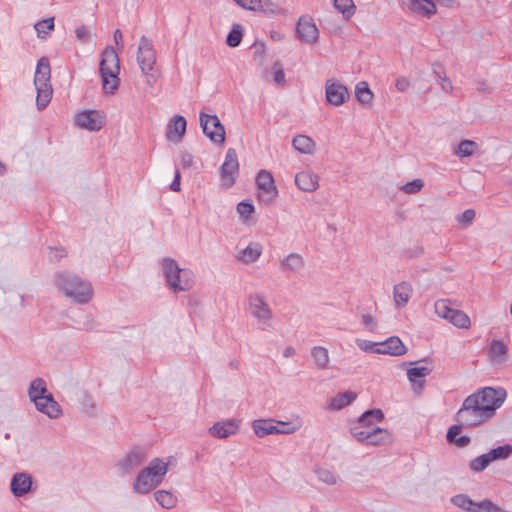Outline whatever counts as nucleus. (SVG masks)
<instances>
[{
  "instance_id": "40",
  "label": "nucleus",
  "mask_w": 512,
  "mask_h": 512,
  "mask_svg": "<svg viewBox=\"0 0 512 512\" xmlns=\"http://www.w3.org/2000/svg\"><path fill=\"white\" fill-rule=\"evenodd\" d=\"M477 149L478 145L475 141L463 140L458 144L455 154L459 157H468L473 155Z\"/></svg>"
},
{
  "instance_id": "41",
  "label": "nucleus",
  "mask_w": 512,
  "mask_h": 512,
  "mask_svg": "<svg viewBox=\"0 0 512 512\" xmlns=\"http://www.w3.org/2000/svg\"><path fill=\"white\" fill-rule=\"evenodd\" d=\"M415 364H419V362H415ZM430 372V367L424 365H417L407 370V378L410 382H416L417 379L428 376Z\"/></svg>"
},
{
  "instance_id": "34",
  "label": "nucleus",
  "mask_w": 512,
  "mask_h": 512,
  "mask_svg": "<svg viewBox=\"0 0 512 512\" xmlns=\"http://www.w3.org/2000/svg\"><path fill=\"white\" fill-rule=\"evenodd\" d=\"M293 147L300 153L312 154L315 150V142L308 136L298 135L293 139Z\"/></svg>"
},
{
  "instance_id": "39",
  "label": "nucleus",
  "mask_w": 512,
  "mask_h": 512,
  "mask_svg": "<svg viewBox=\"0 0 512 512\" xmlns=\"http://www.w3.org/2000/svg\"><path fill=\"white\" fill-rule=\"evenodd\" d=\"M461 425L462 424L460 423V425H453L449 428L447 432V440L454 442L459 447H464L470 443V438L467 436H461L457 438V436L462 431Z\"/></svg>"
},
{
  "instance_id": "31",
  "label": "nucleus",
  "mask_w": 512,
  "mask_h": 512,
  "mask_svg": "<svg viewBox=\"0 0 512 512\" xmlns=\"http://www.w3.org/2000/svg\"><path fill=\"white\" fill-rule=\"evenodd\" d=\"M489 355L493 362L501 363L508 355V347L502 340H492L489 345Z\"/></svg>"
},
{
  "instance_id": "37",
  "label": "nucleus",
  "mask_w": 512,
  "mask_h": 512,
  "mask_svg": "<svg viewBox=\"0 0 512 512\" xmlns=\"http://www.w3.org/2000/svg\"><path fill=\"white\" fill-rule=\"evenodd\" d=\"M334 7L345 19H350L356 12L353 0H332Z\"/></svg>"
},
{
  "instance_id": "48",
  "label": "nucleus",
  "mask_w": 512,
  "mask_h": 512,
  "mask_svg": "<svg viewBox=\"0 0 512 512\" xmlns=\"http://www.w3.org/2000/svg\"><path fill=\"white\" fill-rule=\"evenodd\" d=\"M491 459L488 455V453L483 454L481 456L476 457L473 459L470 463V467L474 471H482L484 470L490 463Z\"/></svg>"
},
{
  "instance_id": "28",
  "label": "nucleus",
  "mask_w": 512,
  "mask_h": 512,
  "mask_svg": "<svg viewBox=\"0 0 512 512\" xmlns=\"http://www.w3.org/2000/svg\"><path fill=\"white\" fill-rule=\"evenodd\" d=\"M29 398L34 403V405H39L40 397H46L47 395H52L48 392L46 383L42 379H35L31 382L29 387Z\"/></svg>"
},
{
  "instance_id": "6",
  "label": "nucleus",
  "mask_w": 512,
  "mask_h": 512,
  "mask_svg": "<svg viewBox=\"0 0 512 512\" xmlns=\"http://www.w3.org/2000/svg\"><path fill=\"white\" fill-rule=\"evenodd\" d=\"M162 267L169 288L173 292L187 291L193 287L194 274L191 270L180 268L171 258L163 259Z\"/></svg>"
},
{
  "instance_id": "57",
  "label": "nucleus",
  "mask_w": 512,
  "mask_h": 512,
  "mask_svg": "<svg viewBox=\"0 0 512 512\" xmlns=\"http://www.w3.org/2000/svg\"><path fill=\"white\" fill-rule=\"evenodd\" d=\"M362 323L366 327L373 328L375 326V324H376V319L372 315L366 314V315L362 316Z\"/></svg>"
},
{
  "instance_id": "50",
  "label": "nucleus",
  "mask_w": 512,
  "mask_h": 512,
  "mask_svg": "<svg viewBox=\"0 0 512 512\" xmlns=\"http://www.w3.org/2000/svg\"><path fill=\"white\" fill-rule=\"evenodd\" d=\"M424 186V182L421 179H414L413 181L407 182L401 187V190L406 194H414L419 192Z\"/></svg>"
},
{
  "instance_id": "60",
  "label": "nucleus",
  "mask_w": 512,
  "mask_h": 512,
  "mask_svg": "<svg viewBox=\"0 0 512 512\" xmlns=\"http://www.w3.org/2000/svg\"><path fill=\"white\" fill-rule=\"evenodd\" d=\"M193 158L190 154H186L182 158V162L184 165L189 166L192 164Z\"/></svg>"
},
{
  "instance_id": "33",
  "label": "nucleus",
  "mask_w": 512,
  "mask_h": 512,
  "mask_svg": "<svg viewBox=\"0 0 512 512\" xmlns=\"http://www.w3.org/2000/svg\"><path fill=\"white\" fill-rule=\"evenodd\" d=\"M384 419V414L381 410H369L361 415L356 425L353 427H375L374 422H381Z\"/></svg>"
},
{
  "instance_id": "61",
  "label": "nucleus",
  "mask_w": 512,
  "mask_h": 512,
  "mask_svg": "<svg viewBox=\"0 0 512 512\" xmlns=\"http://www.w3.org/2000/svg\"><path fill=\"white\" fill-rule=\"evenodd\" d=\"M291 353H293V349L292 348H287L285 350V356H289Z\"/></svg>"
},
{
  "instance_id": "5",
  "label": "nucleus",
  "mask_w": 512,
  "mask_h": 512,
  "mask_svg": "<svg viewBox=\"0 0 512 512\" xmlns=\"http://www.w3.org/2000/svg\"><path fill=\"white\" fill-rule=\"evenodd\" d=\"M50 79L51 68L49 60L46 57H42L37 62L34 74L36 106L39 110L46 108L52 99L53 88Z\"/></svg>"
},
{
  "instance_id": "27",
  "label": "nucleus",
  "mask_w": 512,
  "mask_h": 512,
  "mask_svg": "<svg viewBox=\"0 0 512 512\" xmlns=\"http://www.w3.org/2000/svg\"><path fill=\"white\" fill-rule=\"evenodd\" d=\"M280 266L286 273H297L304 267V259L298 253H290L281 260Z\"/></svg>"
},
{
  "instance_id": "25",
  "label": "nucleus",
  "mask_w": 512,
  "mask_h": 512,
  "mask_svg": "<svg viewBox=\"0 0 512 512\" xmlns=\"http://www.w3.org/2000/svg\"><path fill=\"white\" fill-rule=\"evenodd\" d=\"M40 398L39 405H35L39 412L47 415L49 418H57L61 415V408L52 395Z\"/></svg>"
},
{
  "instance_id": "13",
  "label": "nucleus",
  "mask_w": 512,
  "mask_h": 512,
  "mask_svg": "<svg viewBox=\"0 0 512 512\" xmlns=\"http://www.w3.org/2000/svg\"><path fill=\"white\" fill-rule=\"evenodd\" d=\"M257 196L262 202H271L278 195L277 187L272 174L267 170H261L256 178Z\"/></svg>"
},
{
  "instance_id": "12",
  "label": "nucleus",
  "mask_w": 512,
  "mask_h": 512,
  "mask_svg": "<svg viewBox=\"0 0 512 512\" xmlns=\"http://www.w3.org/2000/svg\"><path fill=\"white\" fill-rule=\"evenodd\" d=\"M452 503L457 507L469 512H504L500 507L490 500L474 502L468 496L460 494L451 499Z\"/></svg>"
},
{
  "instance_id": "38",
  "label": "nucleus",
  "mask_w": 512,
  "mask_h": 512,
  "mask_svg": "<svg viewBox=\"0 0 512 512\" xmlns=\"http://www.w3.org/2000/svg\"><path fill=\"white\" fill-rule=\"evenodd\" d=\"M449 317L448 321L457 328L469 329L471 327L469 316L461 310L455 309Z\"/></svg>"
},
{
  "instance_id": "52",
  "label": "nucleus",
  "mask_w": 512,
  "mask_h": 512,
  "mask_svg": "<svg viewBox=\"0 0 512 512\" xmlns=\"http://www.w3.org/2000/svg\"><path fill=\"white\" fill-rule=\"evenodd\" d=\"M475 218V211L473 209L465 210L459 217L458 221L465 226H469Z\"/></svg>"
},
{
  "instance_id": "4",
  "label": "nucleus",
  "mask_w": 512,
  "mask_h": 512,
  "mask_svg": "<svg viewBox=\"0 0 512 512\" xmlns=\"http://www.w3.org/2000/svg\"><path fill=\"white\" fill-rule=\"evenodd\" d=\"M169 462L155 458L136 477L133 488L137 493H148L158 486L168 472Z\"/></svg>"
},
{
  "instance_id": "49",
  "label": "nucleus",
  "mask_w": 512,
  "mask_h": 512,
  "mask_svg": "<svg viewBox=\"0 0 512 512\" xmlns=\"http://www.w3.org/2000/svg\"><path fill=\"white\" fill-rule=\"evenodd\" d=\"M242 39V30L240 25H235L227 36V44L230 47H236Z\"/></svg>"
},
{
  "instance_id": "46",
  "label": "nucleus",
  "mask_w": 512,
  "mask_h": 512,
  "mask_svg": "<svg viewBox=\"0 0 512 512\" xmlns=\"http://www.w3.org/2000/svg\"><path fill=\"white\" fill-rule=\"evenodd\" d=\"M435 312L436 314L443 318L448 320L450 315L453 313L455 309L450 307V304L447 300L441 299L435 302Z\"/></svg>"
},
{
  "instance_id": "11",
  "label": "nucleus",
  "mask_w": 512,
  "mask_h": 512,
  "mask_svg": "<svg viewBox=\"0 0 512 512\" xmlns=\"http://www.w3.org/2000/svg\"><path fill=\"white\" fill-rule=\"evenodd\" d=\"M200 124L203 133L214 143L223 144L225 129L216 115L200 114Z\"/></svg>"
},
{
  "instance_id": "56",
  "label": "nucleus",
  "mask_w": 512,
  "mask_h": 512,
  "mask_svg": "<svg viewBox=\"0 0 512 512\" xmlns=\"http://www.w3.org/2000/svg\"><path fill=\"white\" fill-rule=\"evenodd\" d=\"M395 85L399 91H405L410 86V82L407 78L402 77V78L397 79Z\"/></svg>"
},
{
  "instance_id": "59",
  "label": "nucleus",
  "mask_w": 512,
  "mask_h": 512,
  "mask_svg": "<svg viewBox=\"0 0 512 512\" xmlns=\"http://www.w3.org/2000/svg\"><path fill=\"white\" fill-rule=\"evenodd\" d=\"M180 177L181 176H180L179 171H176L175 178H174L173 182L170 185L171 190H173L175 192L180 191Z\"/></svg>"
},
{
  "instance_id": "54",
  "label": "nucleus",
  "mask_w": 512,
  "mask_h": 512,
  "mask_svg": "<svg viewBox=\"0 0 512 512\" xmlns=\"http://www.w3.org/2000/svg\"><path fill=\"white\" fill-rule=\"evenodd\" d=\"M318 477L320 480H322L326 483H335L334 476L327 470H319Z\"/></svg>"
},
{
  "instance_id": "53",
  "label": "nucleus",
  "mask_w": 512,
  "mask_h": 512,
  "mask_svg": "<svg viewBox=\"0 0 512 512\" xmlns=\"http://www.w3.org/2000/svg\"><path fill=\"white\" fill-rule=\"evenodd\" d=\"M75 36L79 41H86L89 35L88 30L84 26L77 27L75 29Z\"/></svg>"
},
{
  "instance_id": "17",
  "label": "nucleus",
  "mask_w": 512,
  "mask_h": 512,
  "mask_svg": "<svg viewBox=\"0 0 512 512\" xmlns=\"http://www.w3.org/2000/svg\"><path fill=\"white\" fill-rule=\"evenodd\" d=\"M240 421L236 419L222 420L216 422L210 429L209 433L215 438H227L238 432Z\"/></svg>"
},
{
  "instance_id": "55",
  "label": "nucleus",
  "mask_w": 512,
  "mask_h": 512,
  "mask_svg": "<svg viewBox=\"0 0 512 512\" xmlns=\"http://www.w3.org/2000/svg\"><path fill=\"white\" fill-rule=\"evenodd\" d=\"M274 81L278 85L285 84V82H286L285 73H284L282 68H278V69L275 70V72H274Z\"/></svg>"
},
{
  "instance_id": "3",
  "label": "nucleus",
  "mask_w": 512,
  "mask_h": 512,
  "mask_svg": "<svg viewBox=\"0 0 512 512\" xmlns=\"http://www.w3.org/2000/svg\"><path fill=\"white\" fill-rule=\"evenodd\" d=\"M99 70L102 79V89L105 94H114L119 88L120 63L113 47L108 46L101 53Z\"/></svg>"
},
{
  "instance_id": "58",
  "label": "nucleus",
  "mask_w": 512,
  "mask_h": 512,
  "mask_svg": "<svg viewBox=\"0 0 512 512\" xmlns=\"http://www.w3.org/2000/svg\"><path fill=\"white\" fill-rule=\"evenodd\" d=\"M114 41L117 46L120 47V49H123V35L122 32L119 29H116L113 34Z\"/></svg>"
},
{
  "instance_id": "32",
  "label": "nucleus",
  "mask_w": 512,
  "mask_h": 512,
  "mask_svg": "<svg viewBox=\"0 0 512 512\" xmlns=\"http://www.w3.org/2000/svg\"><path fill=\"white\" fill-rule=\"evenodd\" d=\"M355 97L361 105H370L373 101L374 94L369 88L366 81H360L355 86Z\"/></svg>"
},
{
  "instance_id": "29",
  "label": "nucleus",
  "mask_w": 512,
  "mask_h": 512,
  "mask_svg": "<svg viewBox=\"0 0 512 512\" xmlns=\"http://www.w3.org/2000/svg\"><path fill=\"white\" fill-rule=\"evenodd\" d=\"M357 398V394L352 391H346L340 394H337L333 398H331L328 402V408L330 410H341L346 407L350 403H352Z\"/></svg>"
},
{
  "instance_id": "10",
  "label": "nucleus",
  "mask_w": 512,
  "mask_h": 512,
  "mask_svg": "<svg viewBox=\"0 0 512 512\" xmlns=\"http://www.w3.org/2000/svg\"><path fill=\"white\" fill-rule=\"evenodd\" d=\"M350 98L348 88L338 79L330 78L325 82V99L329 105L338 107Z\"/></svg>"
},
{
  "instance_id": "45",
  "label": "nucleus",
  "mask_w": 512,
  "mask_h": 512,
  "mask_svg": "<svg viewBox=\"0 0 512 512\" xmlns=\"http://www.w3.org/2000/svg\"><path fill=\"white\" fill-rule=\"evenodd\" d=\"M512 454V446L509 444L499 446L488 452L491 461L507 459Z\"/></svg>"
},
{
  "instance_id": "21",
  "label": "nucleus",
  "mask_w": 512,
  "mask_h": 512,
  "mask_svg": "<svg viewBox=\"0 0 512 512\" xmlns=\"http://www.w3.org/2000/svg\"><path fill=\"white\" fill-rule=\"evenodd\" d=\"M186 120L183 116H174L167 126V139L173 142H179L186 133Z\"/></svg>"
},
{
  "instance_id": "9",
  "label": "nucleus",
  "mask_w": 512,
  "mask_h": 512,
  "mask_svg": "<svg viewBox=\"0 0 512 512\" xmlns=\"http://www.w3.org/2000/svg\"><path fill=\"white\" fill-rule=\"evenodd\" d=\"M353 437L367 445L378 446L391 440L390 432L379 427H352Z\"/></svg>"
},
{
  "instance_id": "51",
  "label": "nucleus",
  "mask_w": 512,
  "mask_h": 512,
  "mask_svg": "<svg viewBox=\"0 0 512 512\" xmlns=\"http://www.w3.org/2000/svg\"><path fill=\"white\" fill-rule=\"evenodd\" d=\"M237 212L241 217L247 219L254 212V206L250 202L242 201L237 205Z\"/></svg>"
},
{
  "instance_id": "8",
  "label": "nucleus",
  "mask_w": 512,
  "mask_h": 512,
  "mask_svg": "<svg viewBox=\"0 0 512 512\" xmlns=\"http://www.w3.org/2000/svg\"><path fill=\"white\" fill-rule=\"evenodd\" d=\"M106 121V113L97 109H84L74 116L75 125L90 132L100 131L106 125Z\"/></svg>"
},
{
  "instance_id": "18",
  "label": "nucleus",
  "mask_w": 512,
  "mask_h": 512,
  "mask_svg": "<svg viewBox=\"0 0 512 512\" xmlns=\"http://www.w3.org/2000/svg\"><path fill=\"white\" fill-rule=\"evenodd\" d=\"M295 184L302 191L313 192L319 187V177L312 171H301L295 175Z\"/></svg>"
},
{
  "instance_id": "16",
  "label": "nucleus",
  "mask_w": 512,
  "mask_h": 512,
  "mask_svg": "<svg viewBox=\"0 0 512 512\" xmlns=\"http://www.w3.org/2000/svg\"><path fill=\"white\" fill-rule=\"evenodd\" d=\"M297 34L301 41L305 43H315L319 37V30L310 17H300L297 23Z\"/></svg>"
},
{
  "instance_id": "23",
  "label": "nucleus",
  "mask_w": 512,
  "mask_h": 512,
  "mask_svg": "<svg viewBox=\"0 0 512 512\" xmlns=\"http://www.w3.org/2000/svg\"><path fill=\"white\" fill-rule=\"evenodd\" d=\"M32 487V478L26 473H17L11 480V491L17 496L21 497L28 493Z\"/></svg>"
},
{
  "instance_id": "35",
  "label": "nucleus",
  "mask_w": 512,
  "mask_h": 512,
  "mask_svg": "<svg viewBox=\"0 0 512 512\" xmlns=\"http://www.w3.org/2000/svg\"><path fill=\"white\" fill-rule=\"evenodd\" d=\"M312 357L319 369L327 368L329 364V352L323 346H315L311 350Z\"/></svg>"
},
{
  "instance_id": "44",
  "label": "nucleus",
  "mask_w": 512,
  "mask_h": 512,
  "mask_svg": "<svg viewBox=\"0 0 512 512\" xmlns=\"http://www.w3.org/2000/svg\"><path fill=\"white\" fill-rule=\"evenodd\" d=\"M34 28L39 37H45L54 29V18L49 17L35 23Z\"/></svg>"
},
{
  "instance_id": "7",
  "label": "nucleus",
  "mask_w": 512,
  "mask_h": 512,
  "mask_svg": "<svg viewBox=\"0 0 512 512\" xmlns=\"http://www.w3.org/2000/svg\"><path fill=\"white\" fill-rule=\"evenodd\" d=\"M137 63L142 73L147 76V83L152 86L155 79L151 72L156 64V52L153 48L152 42L146 37L140 38V44L137 53Z\"/></svg>"
},
{
  "instance_id": "15",
  "label": "nucleus",
  "mask_w": 512,
  "mask_h": 512,
  "mask_svg": "<svg viewBox=\"0 0 512 512\" xmlns=\"http://www.w3.org/2000/svg\"><path fill=\"white\" fill-rule=\"evenodd\" d=\"M249 311L262 324H268L272 319V311L269 305L257 294L249 296Z\"/></svg>"
},
{
  "instance_id": "42",
  "label": "nucleus",
  "mask_w": 512,
  "mask_h": 512,
  "mask_svg": "<svg viewBox=\"0 0 512 512\" xmlns=\"http://www.w3.org/2000/svg\"><path fill=\"white\" fill-rule=\"evenodd\" d=\"M141 462L142 459L138 454L131 453L119 463V467L123 473H129L132 469L139 466Z\"/></svg>"
},
{
  "instance_id": "19",
  "label": "nucleus",
  "mask_w": 512,
  "mask_h": 512,
  "mask_svg": "<svg viewBox=\"0 0 512 512\" xmlns=\"http://www.w3.org/2000/svg\"><path fill=\"white\" fill-rule=\"evenodd\" d=\"M413 294V287L409 282L403 281L393 288V300L397 309L404 308Z\"/></svg>"
},
{
  "instance_id": "1",
  "label": "nucleus",
  "mask_w": 512,
  "mask_h": 512,
  "mask_svg": "<svg viewBox=\"0 0 512 512\" xmlns=\"http://www.w3.org/2000/svg\"><path fill=\"white\" fill-rule=\"evenodd\" d=\"M506 398L504 389L484 387L468 396L457 412V421L466 427H475L492 418Z\"/></svg>"
},
{
  "instance_id": "30",
  "label": "nucleus",
  "mask_w": 512,
  "mask_h": 512,
  "mask_svg": "<svg viewBox=\"0 0 512 512\" xmlns=\"http://www.w3.org/2000/svg\"><path fill=\"white\" fill-rule=\"evenodd\" d=\"M252 428L258 437H265L271 434H277V425L273 420L258 419L253 421Z\"/></svg>"
},
{
  "instance_id": "20",
  "label": "nucleus",
  "mask_w": 512,
  "mask_h": 512,
  "mask_svg": "<svg viewBox=\"0 0 512 512\" xmlns=\"http://www.w3.org/2000/svg\"><path fill=\"white\" fill-rule=\"evenodd\" d=\"M380 354L391 356H402L406 354L407 348L402 340L397 336H391L385 341L379 342Z\"/></svg>"
},
{
  "instance_id": "2",
  "label": "nucleus",
  "mask_w": 512,
  "mask_h": 512,
  "mask_svg": "<svg viewBox=\"0 0 512 512\" xmlns=\"http://www.w3.org/2000/svg\"><path fill=\"white\" fill-rule=\"evenodd\" d=\"M56 281L59 291L73 302L84 304L93 297L91 284L79 276L63 273L57 276Z\"/></svg>"
},
{
  "instance_id": "24",
  "label": "nucleus",
  "mask_w": 512,
  "mask_h": 512,
  "mask_svg": "<svg viewBox=\"0 0 512 512\" xmlns=\"http://www.w3.org/2000/svg\"><path fill=\"white\" fill-rule=\"evenodd\" d=\"M262 245L257 242H250L244 249L237 252V260L249 264L255 262L262 254Z\"/></svg>"
},
{
  "instance_id": "22",
  "label": "nucleus",
  "mask_w": 512,
  "mask_h": 512,
  "mask_svg": "<svg viewBox=\"0 0 512 512\" xmlns=\"http://www.w3.org/2000/svg\"><path fill=\"white\" fill-rule=\"evenodd\" d=\"M241 8L263 13H274L276 5L271 0H233Z\"/></svg>"
},
{
  "instance_id": "43",
  "label": "nucleus",
  "mask_w": 512,
  "mask_h": 512,
  "mask_svg": "<svg viewBox=\"0 0 512 512\" xmlns=\"http://www.w3.org/2000/svg\"><path fill=\"white\" fill-rule=\"evenodd\" d=\"M277 434H291L301 428L302 422L300 419L291 422L277 421Z\"/></svg>"
},
{
  "instance_id": "14",
  "label": "nucleus",
  "mask_w": 512,
  "mask_h": 512,
  "mask_svg": "<svg viewBox=\"0 0 512 512\" xmlns=\"http://www.w3.org/2000/svg\"><path fill=\"white\" fill-rule=\"evenodd\" d=\"M239 163L235 149L230 148L226 152L224 163L221 167V182L223 186L231 187L238 175Z\"/></svg>"
},
{
  "instance_id": "47",
  "label": "nucleus",
  "mask_w": 512,
  "mask_h": 512,
  "mask_svg": "<svg viewBox=\"0 0 512 512\" xmlns=\"http://www.w3.org/2000/svg\"><path fill=\"white\" fill-rule=\"evenodd\" d=\"M355 343L358 346V348L365 353L380 354L379 342H372L365 339H356Z\"/></svg>"
},
{
  "instance_id": "36",
  "label": "nucleus",
  "mask_w": 512,
  "mask_h": 512,
  "mask_svg": "<svg viewBox=\"0 0 512 512\" xmlns=\"http://www.w3.org/2000/svg\"><path fill=\"white\" fill-rule=\"evenodd\" d=\"M154 498L158 504L164 508H173L177 503V497L170 491L158 490L154 493Z\"/></svg>"
},
{
  "instance_id": "26",
  "label": "nucleus",
  "mask_w": 512,
  "mask_h": 512,
  "mask_svg": "<svg viewBox=\"0 0 512 512\" xmlns=\"http://www.w3.org/2000/svg\"><path fill=\"white\" fill-rule=\"evenodd\" d=\"M409 9L416 14L430 18L436 14L437 8L433 0H411Z\"/></svg>"
}]
</instances>
